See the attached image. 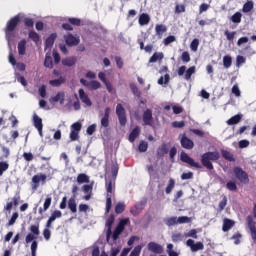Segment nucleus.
I'll return each instance as SVG.
<instances>
[{
  "label": "nucleus",
  "instance_id": "57",
  "mask_svg": "<svg viewBox=\"0 0 256 256\" xmlns=\"http://www.w3.org/2000/svg\"><path fill=\"white\" fill-rule=\"evenodd\" d=\"M226 189H228V191H237V183H235V181L227 182Z\"/></svg>",
  "mask_w": 256,
  "mask_h": 256
},
{
  "label": "nucleus",
  "instance_id": "40",
  "mask_svg": "<svg viewBox=\"0 0 256 256\" xmlns=\"http://www.w3.org/2000/svg\"><path fill=\"white\" fill-rule=\"evenodd\" d=\"M223 65L226 69H229V67H231V65H233V58H231V56L226 55L223 57Z\"/></svg>",
  "mask_w": 256,
  "mask_h": 256
},
{
  "label": "nucleus",
  "instance_id": "21",
  "mask_svg": "<svg viewBox=\"0 0 256 256\" xmlns=\"http://www.w3.org/2000/svg\"><path fill=\"white\" fill-rule=\"evenodd\" d=\"M67 78L65 76H60L58 79L50 80L49 85L52 87H61V85L65 84Z\"/></svg>",
  "mask_w": 256,
  "mask_h": 256
},
{
  "label": "nucleus",
  "instance_id": "27",
  "mask_svg": "<svg viewBox=\"0 0 256 256\" xmlns=\"http://www.w3.org/2000/svg\"><path fill=\"white\" fill-rule=\"evenodd\" d=\"M151 21V17L149 16V14L147 13H142L139 16V20L138 23L139 25L143 26V25H149V22Z\"/></svg>",
  "mask_w": 256,
  "mask_h": 256
},
{
  "label": "nucleus",
  "instance_id": "37",
  "mask_svg": "<svg viewBox=\"0 0 256 256\" xmlns=\"http://www.w3.org/2000/svg\"><path fill=\"white\" fill-rule=\"evenodd\" d=\"M254 3L253 1H247L242 8L243 13H251L253 11Z\"/></svg>",
  "mask_w": 256,
  "mask_h": 256
},
{
  "label": "nucleus",
  "instance_id": "34",
  "mask_svg": "<svg viewBox=\"0 0 256 256\" xmlns=\"http://www.w3.org/2000/svg\"><path fill=\"white\" fill-rule=\"evenodd\" d=\"M195 71H196L195 66L189 67V68L186 70V72H185L184 79H185L186 81H191V77L194 75Z\"/></svg>",
  "mask_w": 256,
  "mask_h": 256
},
{
  "label": "nucleus",
  "instance_id": "9",
  "mask_svg": "<svg viewBox=\"0 0 256 256\" xmlns=\"http://www.w3.org/2000/svg\"><path fill=\"white\" fill-rule=\"evenodd\" d=\"M147 205V200H141L137 204H135L133 207L130 208V213L133 215V217H137L143 209H145V206Z\"/></svg>",
  "mask_w": 256,
  "mask_h": 256
},
{
  "label": "nucleus",
  "instance_id": "3",
  "mask_svg": "<svg viewBox=\"0 0 256 256\" xmlns=\"http://www.w3.org/2000/svg\"><path fill=\"white\" fill-rule=\"evenodd\" d=\"M220 157L219 152H206L201 156V163L208 171H213L214 167L211 161H219Z\"/></svg>",
  "mask_w": 256,
  "mask_h": 256
},
{
  "label": "nucleus",
  "instance_id": "55",
  "mask_svg": "<svg viewBox=\"0 0 256 256\" xmlns=\"http://www.w3.org/2000/svg\"><path fill=\"white\" fill-rule=\"evenodd\" d=\"M224 35L228 41H233V39H235V36L237 35V32H229V30H225Z\"/></svg>",
  "mask_w": 256,
  "mask_h": 256
},
{
  "label": "nucleus",
  "instance_id": "8",
  "mask_svg": "<svg viewBox=\"0 0 256 256\" xmlns=\"http://www.w3.org/2000/svg\"><path fill=\"white\" fill-rule=\"evenodd\" d=\"M64 41L68 47H77L81 43L79 36H74L71 33L64 36Z\"/></svg>",
  "mask_w": 256,
  "mask_h": 256
},
{
  "label": "nucleus",
  "instance_id": "29",
  "mask_svg": "<svg viewBox=\"0 0 256 256\" xmlns=\"http://www.w3.org/2000/svg\"><path fill=\"white\" fill-rule=\"evenodd\" d=\"M76 63V57H68L62 60V65H64V67H73V65H75Z\"/></svg>",
  "mask_w": 256,
  "mask_h": 256
},
{
  "label": "nucleus",
  "instance_id": "31",
  "mask_svg": "<svg viewBox=\"0 0 256 256\" xmlns=\"http://www.w3.org/2000/svg\"><path fill=\"white\" fill-rule=\"evenodd\" d=\"M27 51V40L23 39L18 43V53L19 55H25Z\"/></svg>",
  "mask_w": 256,
  "mask_h": 256
},
{
  "label": "nucleus",
  "instance_id": "53",
  "mask_svg": "<svg viewBox=\"0 0 256 256\" xmlns=\"http://www.w3.org/2000/svg\"><path fill=\"white\" fill-rule=\"evenodd\" d=\"M190 49L194 53L197 52V49H199V39H193L192 42L190 43Z\"/></svg>",
  "mask_w": 256,
  "mask_h": 256
},
{
  "label": "nucleus",
  "instance_id": "16",
  "mask_svg": "<svg viewBox=\"0 0 256 256\" xmlns=\"http://www.w3.org/2000/svg\"><path fill=\"white\" fill-rule=\"evenodd\" d=\"M78 93H79L80 100L82 101V103H84V105H86L87 107H91V105H93V102H91L89 95L85 93V90H83V88H80L78 90Z\"/></svg>",
  "mask_w": 256,
  "mask_h": 256
},
{
  "label": "nucleus",
  "instance_id": "51",
  "mask_svg": "<svg viewBox=\"0 0 256 256\" xmlns=\"http://www.w3.org/2000/svg\"><path fill=\"white\" fill-rule=\"evenodd\" d=\"M130 89L136 97H141V91L139 90L135 83L130 84Z\"/></svg>",
  "mask_w": 256,
  "mask_h": 256
},
{
  "label": "nucleus",
  "instance_id": "20",
  "mask_svg": "<svg viewBox=\"0 0 256 256\" xmlns=\"http://www.w3.org/2000/svg\"><path fill=\"white\" fill-rule=\"evenodd\" d=\"M50 103H60V105H63L65 103V92L61 91L58 92L54 97H51L49 99Z\"/></svg>",
  "mask_w": 256,
  "mask_h": 256
},
{
  "label": "nucleus",
  "instance_id": "33",
  "mask_svg": "<svg viewBox=\"0 0 256 256\" xmlns=\"http://www.w3.org/2000/svg\"><path fill=\"white\" fill-rule=\"evenodd\" d=\"M90 91H97V89H101V82L97 80H92L88 82V88Z\"/></svg>",
  "mask_w": 256,
  "mask_h": 256
},
{
  "label": "nucleus",
  "instance_id": "61",
  "mask_svg": "<svg viewBox=\"0 0 256 256\" xmlns=\"http://www.w3.org/2000/svg\"><path fill=\"white\" fill-rule=\"evenodd\" d=\"M172 127L174 129H183L185 127V121H174L172 122Z\"/></svg>",
  "mask_w": 256,
  "mask_h": 256
},
{
  "label": "nucleus",
  "instance_id": "13",
  "mask_svg": "<svg viewBox=\"0 0 256 256\" xmlns=\"http://www.w3.org/2000/svg\"><path fill=\"white\" fill-rule=\"evenodd\" d=\"M144 125L153 127V111L151 109H146L142 115Z\"/></svg>",
  "mask_w": 256,
  "mask_h": 256
},
{
  "label": "nucleus",
  "instance_id": "11",
  "mask_svg": "<svg viewBox=\"0 0 256 256\" xmlns=\"http://www.w3.org/2000/svg\"><path fill=\"white\" fill-rule=\"evenodd\" d=\"M180 137V145L183 147V149L191 150L193 147H195L193 140L189 139L186 134H182Z\"/></svg>",
  "mask_w": 256,
  "mask_h": 256
},
{
  "label": "nucleus",
  "instance_id": "59",
  "mask_svg": "<svg viewBox=\"0 0 256 256\" xmlns=\"http://www.w3.org/2000/svg\"><path fill=\"white\" fill-rule=\"evenodd\" d=\"M178 225H183L184 223H191V218L188 216H180L177 218Z\"/></svg>",
  "mask_w": 256,
  "mask_h": 256
},
{
  "label": "nucleus",
  "instance_id": "42",
  "mask_svg": "<svg viewBox=\"0 0 256 256\" xmlns=\"http://www.w3.org/2000/svg\"><path fill=\"white\" fill-rule=\"evenodd\" d=\"M242 237H243V235L241 233L237 232L236 234L232 235V237L230 239L232 241H234V245H240Z\"/></svg>",
  "mask_w": 256,
  "mask_h": 256
},
{
  "label": "nucleus",
  "instance_id": "17",
  "mask_svg": "<svg viewBox=\"0 0 256 256\" xmlns=\"http://www.w3.org/2000/svg\"><path fill=\"white\" fill-rule=\"evenodd\" d=\"M34 127L38 130L40 137H43V119L39 118L37 114L33 115Z\"/></svg>",
  "mask_w": 256,
  "mask_h": 256
},
{
  "label": "nucleus",
  "instance_id": "25",
  "mask_svg": "<svg viewBox=\"0 0 256 256\" xmlns=\"http://www.w3.org/2000/svg\"><path fill=\"white\" fill-rule=\"evenodd\" d=\"M55 39H57V34L52 33L45 41V49H51L55 43Z\"/></svg>",
  "mask_w": 256,
  "mask_h": 256
},
{
  "label": "nucleus",
  "instance_id": "2",
  "mask_svg": "<svg viewBox=\"0 0 256 256\" xmlns=\"http://www.w3.org/2000/svg\"><path fill=\"white\" fill-rule=\"evenodd\" d=\"M106 213L111 211V207L113 205V195H115V178L106 179Z\"/></svg>",
  "mask_w": 256,
  "mask_h": 256
},
{
  "label": "nucleus",
  "instance_id": "44",
  "mask_svg": "<svg viewBox=\"0 0 256 256\" xmlns=\"http://www.w3.org/2000/svg\"><path fill=\"white\" fill-rule=\"evenodd\" d=\"M123 211H125V203L119 202L118 204H116L115 213L117 215H121V213H123Z\"/></svg>",
  "mask_w": 256,
  "mask_h": 256
},
{
  "label": "nucleus",
  "instance_id": "45",
  "mask_svg": "<svg viewBox=\"0 0 256 256\" xmlns=\"http://www.w3.org/2000/svg\"><path fill=\"white\" fill-rule=\"evenodd\" d=\"M29 231L32 235H35L36 237H39L40 231H39V223L35 225H31L29 228Z\"/></svg>",
  "mask_w": 256,
  "mask_h": 256
},
{
  "label": "nucleus",
  "instance_id": "28",
  "mask_svg": "<svg viewBox=\"0 0 256 256\" xmlns=\"http://www.w3.org/2000/svg\"><path fill=\"white\" fill-rule=\"evenodd\" d=\"M169 153V144H162L161 147L157 150L158 157H163L164 155H167Z\"/></svg>",
  "mask_w": 256,
  "mask_h": 256
},
{
  "label": "nucleus",
  "instance_id": "12",
  "mask_svg": "<svg viewBox=\"0 0 256 256\" xmlns=\"http://www.w3.org/2000/svg\"><path fill=\"white\" fill-rule=\"evenodd\" d=\"M246 221L248 223V229L250 230L253 243L256 244V226L255 221H253V216H247Z\"/></svg>",
  "mask_w": 256,
  "mask_h": 256
},
{
  "label": "nucleus",
  "instance_id": "24",
  "mask_svg": "<svg viewBox=\"0 0 256 256\" xmlns=\"http://www.w3.org/2000/svg\"><path fill=\"white\" fill-rule=\"evenodd\" d=\"M141 134V129L139 126H136L129 135V141L130 143H135V139Z\"/></svg>",
  "mask_w": 256,
  "mask_h": 256
},
{
  "label": "nucleus",
  "instance_id": "41",
  "mask_svg": "<svg viewBox=\"0 0 256 256\" xmlns=\"http://www.w3.org/2000/svg\"><path fill=\"white\" fill-rule=\"evenodd\" d=\"M61 217H63V213L61 212V210H55L54 212H52L49 219L53 222L56 219H61Z\"/></svg>",
  "mask_w": 256,
  "mask_h": 256
},
{
  "label": "nucleus",
  "instance_id": "49",
  "mask_svg": "<svg viewBox=\"0 0 256 256\" xmlns=\"http://www.w3.org/2000/svg\"><path fill=\"white\" fill-rule=\"evenodd\" d=\"M173 189H175V180L170 179L169 183L165 189L166 194L169 195L171 193V191H173Z\"/></svg>",
  "mask_w": 256,
  "mask_h": 256
},
{
  "label": "nucleus",
  "instance_id": "4",
  "mask_svg": "<svg viewBox=\"0 0 256 256\" xmlns=\"http://www.w3.org/2000/svg\"><path fill=\"white\" fill-rule=\"evenodd\" d=\"M233 173L236 179H238V181H240L243 185H249V174H247L243 168L235 166L233 168Z\"/></svg>",
  "mask_w": 256,
  "mask_h": 256
},
{
  "label": "nucleus",
  "instance_id": "38",
  "mask_svg": "<svg viewBox=\"0 0 256 256\" xmlns=\"http://www.w3.org/2000/svg\"><path fill=\"white\" fill-rule=\"evenodd\" d=\"M130 223V220L129 218H124V219H121L118 223V225L116 226V228H118L120 231H125V226L126 225H129Z\"/></svg>",
  "mask_w": 256,
  "mask_h": 256
},
{
  "label": "nucleus",
  "instance_id": "63",
  "mask_svg": "<svg viewBox=\"0 0 256 256\" xmlns=\"http://www.w3.org/2000/svg\"><path fill=\"white\" fill-rule=\"evenodd\" d=\"M68 23H70V25H75L76 27H81V19L79 18H69Z\"/></svg>",
  "mask_w": 256,
  "mask_h": 256
},
{
  "label": "nucleus",
  "instance_id": "7",
  "mask_svg": "<svg viewBox=\"0 0 256 256\" xmlns=\"http://www.w3.org/2000/svg\"><path fill=\"white\" fill-rule=\"evenodd\" d=\"M32 189L34 191H37L39 189V183H42V185H45L47 183V175L45 174H36L32 177Z\"/></svg>",
  "mask_w": 256,
  "mask_h": 256
},
{
  "label": "nucleus",
  "instance_id": "39",
  "mask_svg": "<svg viewBox=\"0 0 256 256\" xmlns=\"http://www.w3.org/2000/svg\"><path fill=\"white\" fill-rule=\"evenodd\" d=\"M163 59V53H157L155 52L149 59V63H157V61H161Z\"/></svg>",
  "mask_w": 256,
  "mask_h": 256
},
{
  "label": "nucleus",
  "instance_id": "18",
  "mask_svg": "<svg viewBox=\"0 0 256 256\" xmlns=\"http://www.w3.org/2000/svg\"><path fill=\"white\" fill-rule=\"evenodd\" d=\"M82 191L86 195L83 196L84 201H89L91 199V196L93 195V184H86L82 186Z\"/></svg>",
  "mask_w": 256,
  "mask_h": 256
},
{
  "label": "nucleus",
  "instance_id": "48",
  "mask_svg": "<svg viewBox=\"0 0 256 256\" xmlns=\"http://www.w3.org/2000/svg\"><path fill=\"white\" fill-rule=\"evenodd\" d=\"M170 79H171V76H169V74H165L164 78H163V76H161L158 79V85H167V83H169Z\"/></svg>",
  "mask_w": 256,
  "mask_h": 256
},
{
  "label": "nucleus",
  "instance_id": "32",
  "mask_svg": "<svg viewBox=\"0 0 256 256\" xmlns=\"http://www.w3.org/2000/svg\"><path fill=\"white\" fill-rule=\"evenodd\" d=\"M78 185H83V183H89V176L85 173H80L78 174L77 176V179H76Z\"/></svg>",
  "mask_w": 256,
  "mask_h": 256
},
{
  "label": "nucleus",
  "instance_id": "47",
  "mask_svg": "<svg viewBox=\"0 0 256 256\" xmlns=\"http://www.w3.org/2000/svg\"><path fill=\"white\" fill-rule=\"evenodd\" d=\"M205 249V245L203 242H197L194 243V246L192 247V252L195 253L197 251H203Z\"/></svg>",
  "mask_w": 256,
  "mask_h": 256
},
{
  "label": "nucleus",
  "instance_id": "35",
  "mask_svg": "<svg viewBox=\"0 0 256 256\" xmlns=\"http://www.w3.org/2000/svg\"><path fill=\"white\" fill-rule=\"evenodd\" d=\"M68 209H70L71 213H77V202L75 198H70L68 200Z\"/></svg>",
  "mask_w": 256,
  "mask_h": 256
},
{
  "label": "nucleus",
  "instance_id": "1",
  "mask_svg": "<svg viewBox=\"0 0 256 256\" xmlns=\"http://www.w3.org/2000/svg\"><path fill=\"white\" fill-rule=\"evenodd\" d=\"M21 23V16L17 14L16 16L12 17L7 23L6 27L4 28L5 37L7 41H12L15 38V29Z\"/></svg>",
  "mask_w": 256,
  "mask_h": 256
},
{
  "label": "nucleus",
  "instance_id": "10",
  "mask_svg": "<svg viewBox=\"0 0 256 256\" xmlns=\"http://www.w3.org/2000/svg\"><path fill=\"white\" fill-rule=\"evenodd\" d=\"M113 223H115V215L111 214L107 220H106V241L107 243H109V241H111V235H112V227H113Z\"/></svg>",
  "mask_w": 256,
  "mask_h": 256
},
{
  "label": "nucleus",
  "instance_id": "64",
  "mask_svg": "<svg viewBox=\"0 0 256 256\" xmlns=\"http://www.w3.org/2000/svg\"><path fill=\"white\" fill-rule=\"evenodd\" d=\"M79 140V132L75 130H71L70 132V141H78Z\"/></svg>",
  "mask_w": 256,
  "mask_h": 256
},
{
  "label": "nucleus",
  "instance_id": "19",
  "mask_svg": "<svg viewBox=\"0 0 256 256\" xmlns=\"http://www.w3.org/2000/svg\"><path fill=\"white\" fill-rule=\"evenodd\" d=\"M235 227V220L224 218L223 219V225H222V231L224 233H227V231H231Z\"/></svg>",
  "mask_w": 256,
  "mask_h": 256
},
{
  "label": "nucleus",
  "instance_id": "22",
  "mask_svg": "<svg viewBox=\"0 0 256 256\" xmlns=\"http://www.w3.org/2000/svg\"><path fill=\"white\" fill-rule=\"evenodd\" d=\"M221 155L223 159H225L226 161H229L230 163H234L235 155H233V153H231L229 150L222 149Z\"/></svg>",
  "mask_w": 256,
  "mask_h": 256
},
{
  "label": "nucleus",
  "instance_id": "58",
  "mask_svg": "<svg viewBox=\"0 0 256 256\" xmlns=\"http://www.w3.org/2000/svg\"><path fill=\"white\" fill-rule=\"evenodd\" d=\"M121 233H123L122 230H119V228H115L111 234L112 240L117 241V239H119V235H121ZM111 237H110V239H111Z\"/></svg>",
  "mask_w": 256,
  "mask_h": 256
},
{
  "label": "nucleus",
  "instance_id": "54",
  "mask_svg": "<svg viewBox=\"0 0 256 256\" xmlns=\"http://www.w3.org/2000/svg\"><path fill=\"white\" fill-rule=\"evenodd\" d=\"M9 169V163L6 161L0 162V177L3 175L5 171Z\"/></svg>",
  "mask_w": 256,
  "mask_h": 256
},
{
  "label": "nucleus",
  "instance_id": "14",
  "mask_svg": "<svg viewBox=\"0 0 256 256\" xmlns=\"http://www.w3.org/2000/svg\"><path fill=\"white\" fill-rule=\"evenodd\" d=\"M148 251H151V253H155L156 255H161L163 253V246L161 244H158L156 242H150L147 245Z\"/></svg>",
  "mask_w": 256,
  "mask_h": 256
},
{
  "label": "nucleus",
  "instance_id": "50",
  "mask_svg": "<svg viewBox=\"0 0 256 256\" xmlns=\"http://www.w3.org/2000/svg\"><path fill=\"white\" fill-rule=\"evenodd\" d=\"M165 223L168 227H173L175 225H178L177 217H170L165 220Z\"/></svg>",
  "mask_w": 256,
  "mask_h": 256
},
{
  "label": "nucleus",
  "instance_id": "56",
  "mask_svg": "<svg viewBox=\"0 0 256 256\" xmlns=\"http://www.w3.org/2000/svg\"><path fill=\"white\" fill-rule=\"evenodd\" d=\"M141 249H143V246H141V245L135 246L134 249L131 251L129 256H139V255H141Z\"/></svg>",
  "mask_w": 256,
  "mask_h": 256
},
{
  "label": "nucleus",
  "instance_id": "62",
  "mask_svg": "<svg viewBox=\"0 0 256 256\" xmlns=\"http://www.w3.org/2000/svg\"><path fill=\"white\" fill-rule=\"evenodd\" d=\"M82 127L83 125L81 124V122H76L71 125V130L76 131L77 133H80Z\"/></svg>",
  "mask_w": 256,
  "mask_h": 256
},
{
  "label": "nucleus",
  "instance_id": "46",
  "mask_svg": "<svg viewBox=\"0 0 256 256\" xmlns=\"http://www.w3.org/2000/svg\"><path fill=\"white\" fill-rule=\"evenodd\" d=\"M147 149H149V144L143 140L140 141L138 151H140V153H145Z\"/></svg>",
  "mask_w": 256,
  "mask_h": 256
},
{
  "label": "nucleus",
  "instance_id": "60",
  "mask_svg": "<svg viewBox=\"0 0 256 256\" xmlns=\"http://www.w3.org/2000/svg\"><path fill=\"white\" fill-rule=\"evenodd\" d=\"M181 60L183 63H189L191 61V55L187 51H184L181 55Z\"/></svg>",
  "mask_w": 256,
  "mask_h": 256
},
{
  "label": "nucleus",
  "instance_id": "30",
  "mask_svg": "<svg viewBox=\"0 0 256 256\" xmlns=\"http://www.w3.org/2000/svg\"><path fill=\"white\" fill-rule=\"evenodd\" d=\"M156 35L158 37H163V33H167V26L163 24H157L155 27Z\"/></svg>",
  "mask_w": 256,
  "mask_h": 256
},
{
  "label": "nucleus",
  "instance_id": "15",
  "mask_svg": "<svg viewBox=\"0 0 256 256\" xmlns=\"http://www.w3.org/2000/svg\"><path fill=\"white\" fill-rule=\"evenodd\" d=\"M111 115V108L106 107L104 110V115L102 116L100 123H101V127H103L104 129H107V127H109V117Z\"/></svg>",
  "mask_w": 256,
  "mask_h": 256
},
{
  "label": "nucleus",
  "instance_id": "36",
  "mask_svg": "<svg viewBox=\"0 0 256 256\" xmlns=\"http://www.w3.org/2000/svg\"><path fill=\"white\" fill-rule=\"evenodd\" d=\"M28 37L29 39H31L34 43H39V41H41V37L39 36V34L37 32H35L34 30H31L28 33Z\"/></svg>",
  "mask_w": 256,
  "mask_h": 256
},
{
  "label": "nucleus",
  "instance_id": "26",
  "mask_svg": "<svg viewBox=\"0 0 256 256\" xmlns=\"http://www.w3.org/2000/svg\"><path fill=\"white\" fill-rule=\"evenodd\" d=\"M52 201H53V199L51 197H47L45 199L43 208L40 207L38 210L39 215H43V213H45V211H47V209H49L51 207Z\"/></svg>",
  "mask_w": 256,
  "mask_h": 256
},
{
  "label": "nucleus",
  "instance_id": "23",
  "mask_svg": "<svg viewBox=\"0 0 256 256\" xmlns=\"http://www.w3.org/2000/svg\"><path fill=\"white\" fill-rule=\"evenodd\" d=\"M241 119H243V114H236L227 120V125H237L241 123Z\"/></svg>",
  "mask_w": 256,
  "mask_h": 256
},
{
  "label": "nucleus",
  "instance_id": "6",
  "mask_svg": "<svg viewBox=\"0 0 256 256\" xmlns=\"http://www.w3.org/2000/svg\"><path fill=\"white\" fill-rule=\"evenodd\" d=\"M180 159L183 163H187L190 167H195V169H203V166L199 162H195L187 153L181 152Z\"/></svg>",
  "mask_w": 256,
  "mask_h": 256
},
{
  "label": "nucleus",
  "instance_id": "5",
  "mask_svg": "<svg viewBox=\"0 0 256 256\" xmlns=\"http://www.w3.org/2000/svg\"><path fill=\"white\" fill-rule=\"evenodd\" d=\"M116 115L118 117V121L121 127H125V125H127V111L122 104L116 105Z\"/></svg>",
  "mask_w": 256,
  "mask_h": 256
},
{
  "label": "nucleus",
  "instance_id": "52",
  "mask_svg": "<svg viewBox=\"0 0 256 256\" xmlns=\"http://www.w3.org/2000/svg\"><path fill=\"white\" fill-rule=\"evenodd\" d=\"M243 17V14L241 12H236L234 15L231 17L232 23H241V18Z\"/></svg>",
  "mask_w": 256,
  "mask_h": 256
},
{
  "label": "nucleus",
  "instance_id": "43",
  "mask_svg": "<svg viewBox=\"0 0 256 256\" xmlns=\"http://www.w3.org/2000/svg\"><path fill=\"white\" fill-rule=\"evenodd\" d=\"M44 67H47L48 69H53V58L49 55H46L44 60Z\"/></svg>",
  "mask_w": 256,
  "mask_h": 256
}]
</instances>
